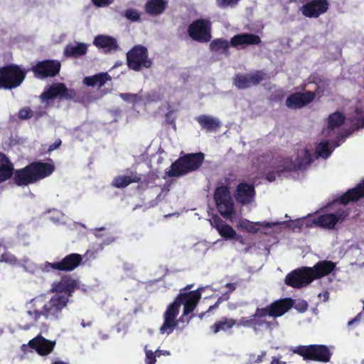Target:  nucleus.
Returning a JSON list of instances; mask_svg holds the SVG:
<instances>
[{"label": "nucleus", "instance_id": "1", "mask_svg": "<svg viewBox=\"0 0 364 364\" xmlns=\"http://www.w3.org/2000/svg\"><path fill=\"white\" fill-rule=\"evenodd\" d=\"M201 299V289L191 291L188 293L177 294L173 302L167 306L164 314V324L160 327V333L169 335L174 331L178 323L181 322L189 323L192 316H187L192 313L197 304Z\"/></svg>", "mask_w": 364, "mask_h": 364}, {"label": "nucleus", "instance_id": "2", "mask_svg": "<svg viewBox=\"0 0 364 364\" xmlns=\"http://www.w3.org/2000/svg\"><path fill=\"white\" fill-rule=\"evenodd\" d=\"M54 171L53 164L36 161L28 164L24 168L16 169L11 178L16 186L26 187L49 177Z\"/></svg>", "mask_w": 364, "mask_h": 364}, {"label": "nucleus", "instance_id": "3", "mask_svg": "<svg viewBox=\"0 0 364 364\" xmlns=\"http://www.w3.org/2000/svg\"><path fill=\"white\" fill-rule=\"evenodd\" d=\"M203 161L204 154L202 152L185 154L171 164L170 169L165 172V175L168 177L183 176L199 169Z\"/></svg>", "mask_w": 364, "mask_h": 364}, {"label": "nucleus", "instance_id": "4", "mask_svg": "<svg viewBox=\"0 0 364 364\" xmlns=\"http://www.w3.org/2000/svg\"><path fill=\"white\" fill-rule=\"evenodd\" d=\"M69 301L70 299H68V296L55 294L46 302H44L43 297L40 296L31 300V304L35 308L42 305L41 311L44 314V318L50 321H57L62 318L63 309L67 306Z\"/></svg>", "mask_w": 364, "mask_h": 364}, {"label": "nucleus", "instance_id": "5", "mask_svg": "<svg viewBox=\"0 0 364 364\" xmlns=\"http://www.w3.org/2000/svg\"><path fill=\"white\" fill-rule=\"evenodd\" d=\"M294 354L303 358L304 360L326 363L331 360V352L328 346L323 344L298 346L291 350Z\"/></svg>", "mask_w": 364, "mask_h": 364}, {"label": "nucleus", "instance_id": "6", "mask_svg": "<svg viewBox=\"0 0 364 364\" xmlns=\"http://www.w3.org/2000/svg\"><path fill=\"white\" fill-rule=\"evenodd\" d=\"M126 59H127L128 68L135 72L149 69L153 64V61L148 57L147 48L141 45H136L131 48L126 53Z\"/></svg>", "mask_w": 364, "mask_h": 364}, {"label": "nucleus", "instance_id": "7", "mask_svg": "<svg viewBox=\"0 0 364 364\" xmlns=\"http://www.w3.org/2000/svg\"><path fill=\"white\" fill-rule=\"evenodd\" d=\"M82 262V255L79 253H70L62 259L55 262H46L43 264V271L52 272H71L78 267Z\"/></svg>", "mask_w": 364, "mask_h": 364}, {"label": "nucleus", "instance_id": "8", "mask_svg": "<svg viewBox=\"0 0 364 364\" xmlns=\"http://www.w3.org/2000/svg\"><path fill=\"white\" fill-rule=\"evenodd\" d=\"M189 37L196 42L208 43L211 40V21L208 18H198L187 28Z\"/></svg>", "mask_w": 364, "mask_h": 364}, {"label": "nucleus", "instance_id": "9", "mask_svg": "<svg viewBox=\"0 0 364 364\" xmlns=\"http://www.w3.org/2000/svg\"><path fill=\"white\" fill-rule=\"evenodd\" d=\"M80 289L85 292L87 289L84 284H81L80 281L75 279L69 274L64 275L58 282H55L52 284L50 291L55 292V294L63 295L70 299L73 296L75 291Z\"/></svg>", "mask_w": 364, "mask_h": 364}, {"label": "nucleus", "instance_id": "10", "mask_svg": "<svg viewBox=\"0 0 364 364\" xmlns=\"http://www.w3.org/2000/svg\"><path fill=\"white\" fill-rule=\"evenodd\" d=\"M26 73L18 65L10 63L0 68V82L18 87L26 79Z\"/></svg>", "mask_w": 364, "mask_h": 364}, {"label": "nucleus", "instance_id": "11", "mask_svg": "<svg viewBox=\"0 0 364 364\" xmlns=\"http://www.w3.org/2000/svg\"><path fill=\"white\" fill-rule=\"evenodd\" d=\"M60 63L58 60H43L31 68L33 76L38 80L54 77L60 73Z\"/></svg>", "mask_w": 364, "mask_h": 364}, {"label": "nucleus", "instance_id": "12", "mask_svg": "<svg viewBox=\"0 0 364 364\" xmlns=\"http://www.w3.org/2000/svg\"><path fill=\"white\" fill-rule=\"evenodd\" d=\"M266 74L263 70H256L248 74L237 73L233 77V85L240 90H245L252 86H257L265 79Z\"/></svg>", "mask_w": 364, "mask_h": 364}, {"label": "nucleus", "instance_id": "13", "mask_svg": "<svg viewBox=\"0 0 364 364\" xmlns=\"http://www.w3.org/2000/svg\"><path fill=\"white\" fill-rule=\"evenodd\" d=\"M297 163H294L291 159L287 158L282 161V164L276 167L279 175L284 173H291L299 170H304L311 163V155L308 149H304V157L297 158Z\"/></svg>", "mask_w": 364, "mask_h": 364}, {"label": "nucleus", "instance_id": "14", "mask_svg": "<svg viewBox=\"0 0 364 364\" xmlns=\"http://www.w3.org/2000/svg\"><path fill=\"white\" fill-rule=\"evenodd\" d=\"M294 306V300L291 298L276 300L265 307L255 309L269 315L270 318H277L287 314Z\"/></svg>", "mask_w": 364, "mask_h": 364}, {"label": "nucleus", "instance_id": "15", "mask_svg": "<svg viewBox=\"0 0 364 364\" xmlns=\"http://www.w3.org/2000/svg\"><path fill=\"white\" fill-rule=\"evenodd\" d=\"M312 276L302 268L296 269L287 274L284 283L289 287L301 289L316 280Z\"/></svg>", "mask_w": 364, "mask_h": 364}, {"label": "nucleus", "instance_id": "16", "mask_svg": "<svg viewBox=\"0 0 364 364\" xmlns=\"http://www.w3.org/2000/svg\"><path fill=\"white\" fill-rule=\"evenodd\" d=\"M314 99V93L311 91L295 92L289 95L286 100V106L289 109H301L311 103Z\"/></svg>", "mask_w": 364, "mask_h": 364}, {"label": "nucleus", "instance_id": "17", "mask_svg": "<svg viewBox=\"0 0 364 364\" xmlns=\"http://www.w3.org/2000/svg\"><path fill=\"white\" fill-rule=\"evenodd\" d=\"M28 346L35 350L40 356L50 355L55 346V341H50L41 335H38L28 341Z\"/></svg>", "mask_w": 364, "mask_h": 364}, {"label": "nucleus", "instance_id": "18", "mask_svg": "<svg viewBox=\"0 0 364 364\" xmlns=\"http://www.w3.org/2000/svg\"><path fill=\"white\" fill-rule=\"evenodd\" d=\"M328 9L326 0H311L301 7L303 15L309 18H318Z\"/></svg>", "mask_w": 364, "mask_h": 364}, {"label": "nucleus", "instance_id": "19", "mask_svg": "<svg viewBox=\"0 0 364 364\" xmlns=\"http://www.w3.org/2000/svg\"><path fill=\"white\" fill-rule=\"evenodd\" d=\"M301 268L318 279L333 272L336 268V264L331 260H321L316 262L312 267H302Z\"/></svg>", "mask_w": 364, "mask_h": 364}, {"label": "nucleus", "instance_id": "20", "mask_svg": "<svg viewBox=\"0 0 364 364\" xmlns=\"http://www.w3.org/2000/svg\"><path fill=\"white\" fill-rule=\"evenodd\" d=\"M261 39L259 36L250 33L236 34L231 37L230 43L236 48H245L247 46L259 45Z\"/></svg>", "mask_w": 364, "mask_h": 364}, {"label": "nucleus", "instance_id": "21", "mask_svg": "<svg viewBox=\"0 0 364 364\" xmlns=\"http://www.w3.org/2000/svg\"><path fill=\"white\" fill-rule=\"evenodd\" d=\"M346 218V215L339 212L330 214H323L314 219L313 223L316 227L333 230L336 223L343 221Z\"/></svg>", "mask_w": 364, "mask_h": 364}, {"label": "nucleus", "instance_id": "22", "mask_svg": "<svg viewBox=\"0 0 364 364\" xmlns=\"http://www.w3.org/2000/svg\"><path fill=\"white\" fill-rule=\"evenodd\" d=\"M250 316H252L253 323L259 331L267 330L271 332L278 327L277 318H272L271 320H268V314L260 311L255 309V314Z\"/></svg>", "mask_w": 364, "mask_h": 364}, {"label": "nucleus", "instance_id": "23", "mask_svg": "<svg viewBox=\"0 0 364 364\" xmlns=\"http://www.w3.org/2000/svg\"><path fill=\"white\" fill-rule=\"evenodd\" d=\"M255 195V191L252 184L242 182L236 187L235 199L237 202L241 204H249L252 200Z\"/></svg>", "mask_w": 364, "mask_h": 364}, {"label": "nucleus", "instance_id": "24", "mask_svg": "<svg viewBox=\"0 0 364 364\" xmlns=\"http://www.w3.org/2000/svg\"><path fill=\"white\" fill-rule=\"evenodd\" d=\"M364 197V180L351 189L348 190L344 194L340 196L338 202L341 204L347 205L348 203L357 201Z\"/></svg>", "mask_w": 364, "mask_h": 364}, {"label": "nucleus", "instance_id": "25", "mask_svg": "<svg viewBox=\"0 0 364 364\" xmlns=\"http://www.w3.org/2000/svg\"><path fill=\"white\" fill-rule=\"evenodd\" d=\"M67 92V87L62 82L53 83L41 95L42 100L48 101L60 98Z\"/></svg>", "mask_w": 364, "mask_h": 364}, {"label": "nucleus", "instance_id": "26", "mask_svg": "<svg viewBox=\"0 0 364 364\" xmlns=\"http://www.w3.org/2000/svg\"><path fill=\"white\" fill-rule=\"evenodd\" d=\"M127 176H117L113 179L112 185L117 188H124L131 183H136L141 180V174L134 171H129Z\"/></svg>", "mask_w": 364, "mask_h": 364}, {"label": "nucleus", "instance_id": "27", "mask_svg": "<svg viewBox=\"0 0 364 364\" xmlns=\"http://www.w3.org/2000/svg\"><path fill=\"white\" fill-rule=\"evenodd\" d=\"M197 123L200 125L202 130L207 132H213L221 127V122L217 118L209 115H200L196 117Z\"/></svg>", "mask_w": 364, "mask_h": 364}, {"label": "nucleus", "instance_id": "28", "mask_svg": "<svg viewBox=\"0 0 364 364\" xmlns=\"http://www.w3.org/2000/svg\"><path fill=\"white\" fill-rule=\"evenodd\" d=\"M236 325V320L232 318L223 316L220 319L216 321L209 327L210 331L214 334L220 332H228Z\"/></svg>", "mask_w": 364, "mask_h": 364}, {"label": "nucleus", "instance_id": "29", "mask_svg": "<svg viewBox=\"0 0 364 364\" xmlns=\"http://www.w3.org/2000/svg\"><path fill=\"white\" fill-rule=\"evenodd\" d=\"M166 3L164 0H148L144 6V11L148 16L156 17L163 14L166 9Z\"/></svg>", "mask_w": 364, "mask_h": 364}, {"label": "nucleus", "instance_id": "30", "mask_svg": "<svg viewBox=\"0 0 364 364\" xmlns=\"http://www.w3.org/2000/svg\"><path fill=\"white\" fill-rule=\"evenodd\" d=\"M87 44L85 43H77L75 45L67 44L64 48V55L66 58H78L87 53Z\"/></svg>", "mask_w": 364, "mask_h": 364}, {"label": "nucleus", "instance_id": "31", "mask_svg": "<svg viewBox=\"0 0 364 364\" xmlns=\"http://www.w3.org/2000/svg\"><path fill=\"white\" fill-rule=\"evenodd\" d=\"M94 45L98 48H105L109 52L118 49L116 39L109 36H97L94 39Z\"/></svg>", "mask_w": 364, "mask_h": 364}, {"label": "nucleus", "instance_id": "32", "mask_svg": "<svg viewBox=\"0 0 364 364\" xmlns=\"http://www.w3.org/2000/svg\"><path fill=\"white\" fill-rule=\"evenodd\" d=\"M231 46L226 39L218 38L213 39L209 44V50L211 52L228 55L229 47Z\"/></svg>", "mask_w": 364, "mask_h": 364}, {"label": "nucleus", "instance_id": "33", "mask_svg": "<svg viewBox=\"0 0 364 364\" xmlns=\"http://www.w3.org/2000/svg\"><path fill=\"white\" fill-rule=\"evenodd\" d=\"M110 80L111 77L107 73H101L92 76L85 77L83 82L87 86H98L99 87H102Z\"/></svg>", "mask_w": 364, "mask_h": 364}, {"label": "nucleus", "instance_id": "34", "mask_svg": "<svg viewBox=\"0 0 364 364\" xmlns=\"http://www.w3.org/2000/svg\"><path fill=\"white\" fill-rule=\"evenodd\" d=\"M216 208L223 218L231 220L234 216V204L232 200L215 201Z\"/></svg>", "mask_w": 364, "mask_h": 364}, {"label": "nucleus", "instance_id": "35", "mask_svg": "<svg viewBox=\"0 0 364 364\" xmlns=\"http://www.w3.org/2000/svg\"><path fill=\"white\" fill-rule=\"evenodd\" d=\"M344 121H346V117H344V115L339 112H335L328 115V128L330 130H333L342 126L344 123Z\"/></svg>", "mask_w": 364, "mask_h": 364}, {"label": "nucleus", "instance_id": "36", "mask_svg": "<svg viewBox=\"0 0 364 364\" xmlns=\"http://www.w3.org/2000/svg\"><path fill=\"white\" fill-rule=\"evenodd\" d=\"M158 178L159 176L156 172L149 171L146 175L141 176V180L137 183L139 184V187L146 188L154 185Z\"/></svg>", "mask_w": 364, "mask_h": 364}, {"label": "nucleus", "instance_id": "37", "mask_svg": "<svg viewBox=\"0 0 364 364\" xmlns=\"http://www.w3.org/2000/svg\"><path fill=\"white\" fill-rule=\"evenodd\" d=\"M213 198L215 201L232 200L230 193H229V188L225 186L216 188L215 191H214Z\"/></svg>", "mask_w": 364, "mask_h": 364}, {"label": "nucleus", "instance_id": "38", "mask_svg": "<svg viewBox=\"0 0 364 364\" xmlns=\"http://www.w3.org/2000/svg\"><path fill=\"white\" fill-rule=\"evenodd\" d=\"M27 315L30 317V323H26L25 326H23V329L25 331H28L29 328L33 327V326L38 322V319L41 318V316H43V311H38V309L28 310L27 311Z\"/></svg>", "mask_w": 364, "mask_h": 364}, {"label": "nucleus", "instance_id": "39", "mask_svg": "<svg viewBox=\"0 0 364 364\" xmlns=\"http://www.w3.org/2000/svg\"><path fill=\"white\" fill-rule=\"evenodd\" d=\"M215 229L218 230L219 235L225 240H230L238 235L235 230L228 224H225V225L220 228H216Z\"/></svg>", "mask_w": 364, "mask_h": 364}, {"label": "nucleus", "instance_id": "40", "mask_svg": "<svg viewBox=\"0 0 364 364\" xmlns=\"http://www.w3.org/2000/svg\"><path fill=\"white\" fill-rule=\"evenodd\" d=\"M14 171H16V169L14 168L12 164L0 166V183L11 178L14 175Z\"/></svg>", "mask_w": 364, "mask_h": 364}, {"label": "nucleus", "instance_id": "41", "mask_svg": "<svg viewBox=\"0 0 364 364\" xmlns=\"http://www.w3.org/2000/svg\"><path fill=\"white\" fill-rule=\"evenodd\" d=\"M316 154L323 159L328 158L331 152L328 148V143L326 141L318 143L316 146Z\"/></svg>", "mask_w": 364, "mask_h": 364}, {"label": "nucleus", "instance_id": "42", "mask_svg": "<svg viewBox=\"0 0 364 364\" xmlns=\"http://www.w3.org/2000/svg\"><path fill=\"white\" fill-rule=\"evenodd\" d=\"M235 326L237 327H245V328H251L255 332H259L257 328L255 326V324L253 323V320L250 317H242L240 320L236 321Z\"/></svg>", "mask_w": 364, "mask_h": 364}, {"label": "nucleus", "instance_id": "43", "mask_svg": "<svg viewBox=\"0 0 364 364\" xmlns=\"http://www.w3.org/2000/svg\"><path fill=\"white\" fill-rule=\"evenodd\" d=\"M241 0H215L216 6L220 9L235 8Z\"/></svg>", "mask_w": 364, "mask_h": 364}, {"label": "nucleus", "instance_id": "44", "mask_svg": "<svg viewBox=\"0 0 364 364\" xmlns=\"http://www.w3.org/2000/svg\"><path fill=\"white\" fill-rule=\"evenodd\" d=\"M120 97L124 101L130 102L133 104L140 102L141 97L137 94H131L127 92L120 93Z\"/></svg>", "mask_w": 364, "mask_h": 364}, {"label": "nucleus", "instance_id": "45", "mask_svg": "<svg viewBox=\"0 0 364 364\" xmlns=\"http://www.w3.org/2000/svg\"><path fill=\"white\" fill-rule=\"evenodd\" d=\"M230 294H231V292L226 291V292L223 293V294L220 296L218 297V300H216L215 304L209 306L208 312H210V311L218 308L219 304H221L222 302L228 301L229 298H230Z\"/></svg>", "mask_w": 364, "mask_h": 364}, {"label": "nucleus", "instance_id": "46", "mask_svg": "<svg viewBox=\"0 0 364 364\" xmlns=\"http://www.w3.org/2000/svg\"><path fill=\"white\" fill-rule=\"evenodd\" d=\"M20 119H29L33 117V112L28 107H23L18 111Z\"/></svg>", "mask_w": 364, "mask_h": 364}, {"label": "nucleus", "instance_id": "47", "mask_svg": "<svg viewBox=\"0 0 364 364\" xmlns=\"http://www.w3.org/2000/svg\"><path fill=\"white\" fill-rule=\"evenodd\" d=\"M0 261L10 264H16L18 262V259L13 255L9 252H4L1 254L0 257Z\"/></svg>", "mask_w": 364, "mask_h": 364}, {"label": "nucleus", "instance_id": "48", "mask_svg": "<svg viewBox=\"0 0 364 364\" xmlns=\"http://www.w3.org/2000/svg\"><path fill=\"white\" fill-rule=\"evenodd\" d=\"M126 18L132 21H137L140 19V14L134 9H130L125 11Z\"/></svg>", "mask_w": 364, "mask_h": 364}, {"label": "nucleus", "instance_id": "49", "mask_svg": "<svg viewBox=\"0 0 364 364\" xmlns=\"http://www.w3.org/2000/svg\"><path fill=\"white\" fill-rule=\"evenodd\" d=\"M209 221H210L211 226L214 228H218L226 225L218 215H213Z\"/></svg>", "mask_w": 364, "mask_h": 364}, {"label": "nucleus", "instance_id": "50", "mask_svg": "<svg viewBox=\"0 0 364 364\" xmlns=\"http://www.w3.org/2000/svg\"><path fill=\"white\" fill-rule=\"evenodd\" d=\"M77 92L73 89H68L65 95L61 96L62 100L77 101Z\"/></svg>", "mask_w": 364, "mask_h": 364}, {"label": "nucleus", "instance_id": "51", "mask_svg": "<svg viewBox=\"0 0 364 364\" xmlns=\"http://www.w3.org/2000/svg\"><path fill=\"white\" fill-rule=\"evenodd\" d=\"M156 357L151 350H145V362H146V364H155Z\"/></svg>", "mask_w": 364, "mask_h": 364}, {"label": "nucleus", "instance_id": "52", "mask_svg": "<svg viewBox=\"0 0 364 364\" xmlns=\"http://www.w3.org/2000/svg\"><path fill=\"white\" fill-rule=\"evenodd\" d=\"M61 144H62V141L60 139H55V142L53 144H50V146H49V148H48L47 152L50 154V152L58 149Z\"/></svg>", "mask_w": 364, "mask_h": 364}, {"label": "nucleus", "instance_id": "53", "mask_svg": "<svg viewBox=\"0 0 364 364\" xmlns=\"http://www.w3.org/2000/svg\"><path fill=\"white\" fill-rule=\"evenodd\" d=\"M92 2L97 6H106L111 4L113 0H92Z\"/></svg>", "mask_w": 364, "mask_h": 364}, {"label": "nucleus", "instance_id": "54", "mask_svg": "<svg viewBox=\"0 0 364 364\" xmlns=\"http://www.w3.org/2000/svg\"><path fill=\"white\" fill-rule=\"evenodd\" d=\"M12 164L9 158L4 153L0 152V166Z\"/></svg>", "mask_w": 364, "mask_h": 364}, {"label": "nucleus", "instance_id": "55", "mask_svg": "<svg viewBox=\"0 0 364 364\" xmlns=\"http://www.w3.org/2000/svg\"><path fill=\"white\" fill-rule=\"evenodd\" d=\"M278 174L277 171H269L267 173V175H265V179L269 181V182H273L275 181V175Z\"/></svg>", "mask_w": 364, "mask_h": 364}, {"label": "nucleus", "instance_id": "56", "mask_svg": "<svg viewBox=\"0 0 364 364\" xmlns=\"http://www.w3.org/2000/svg\"><path fill=\"white\" fill-rule=\"evenodd\" d=\"M266 355V352L265 351H262V353H260V355H257V358H255V360L248 363H262L263 361V358L265 357Z\"/></svg>", "mask_w": 364, "mask_h": 364}, {"label": "nucleus", "instance_id": "57", "mask_svg": "<svg viewBox=\"0 0 364 364\" xmlns=\"http://www.w3.org/2000/svg\"><path fill=\"white\" fill-rule=\"evenodd\" d=\"M1 88L6 90H14L15 88H18V87L14 85H10V84L0 82V89Z\"/></svg>", "mask_w": 364, "mask_h": 364}, {"label": "nucleus", "instance_id": "58", "mask_svg": "<svg viewBox=\"0 0 364 364\" xmlns=\"http://www.w3.org/2000/svg\"><path fill=\"white\" fill-rule=\"evenodd\" d=\"M362 314H363L362 313L358 314L357 316H355V318H353L348 322V325L351 326L355 323L359 322Z\"/></svg>", "mask_w": 364, "mask_h": 364}, {"label": "nucleus", "instance_id": "59", "mask_svg": "<svg viewBox=\"0 0 364 364\" xmlns=\"http://www.w3.org/2000/svg\"><path fill=\"white\" fill-rule=\"evenodd\" d=\"M270 364H287L286 362L279 360V358L272 357V363Z\"/></svg>", "mask_w": 364, "mask_h": 364}, {"label": "nucleus", "instance_id": "60", "mask_svg": "<svg viewBox=\"0 0 364 364\" xmlns=\"http://www.w3.org/2000/svg\"><path fill=\"white\" fill-rule=\"evenodd\" d=\"M225 287L230 289L228 292H233L235 290L236 286L235 283H228L225 284Z\"/></svg>", "mask_w": 364, "mask_h": 364}, {"label": "nucleus", "instance_id": "61", "mask_svg": "<svg viewBox=\"0 0 364 364\" xmlns=\"http://www.w3.org/2000/svg\"><path fill=\"white\" fill-rule=\"evenodd\" d=\"M231 239H234V240L238 241V242H240L242 245L245 244V242H244V239H243L242 236H241L240 235H236V237H235L233 238H231Z\"/></svg>", "mask_w": 364, "mask_h": 364}, {"label": "nucleus", "instance_id": "62", "mask_svg": "<svg viewBox=\"0 0 364 364\" xmlns=\"http://www.w3.org/2000/svg\"><path fill=\"white\" fill-rule=\"evenodd\" d=\"M192 287H193V284H187V286L185 287V288H183V289L180 290L179 294H181V293H188L190 291H186L192 289Z\"/></svg>", "mask_w": 364, "mask_h": 364}, {"label": "nucleus", "instance_id": "63", "mask_svg": "<svg viewBox=\"0 0 364 364\" xmlns=\"http://www.w3.org/2000/svg\"><path fill=\"white\" fill-rule=\"evenodd\" d=\"M45 114H46V112L43 111V112H36L35 114H33V116H35L36 119H38Z\"/></svg>", "mask_w": 364, "mask_h": 364}, {"label": "nucleus", "instance_id": "64", "mask_svg": "<svg viewBox=\"0 0 364 364\" xmlns=\"http://www.w3.org/2000/svg\"><path fill=\"white\" fill-rule=\"evenodd\" d=\"M358 126L360 127H364V117L358 119Z\"/></svg>", "mask_w": 364, "mask_h": 364}]
</instances>
